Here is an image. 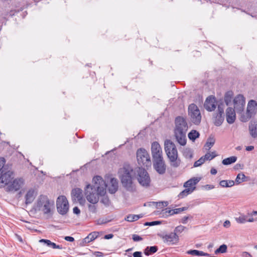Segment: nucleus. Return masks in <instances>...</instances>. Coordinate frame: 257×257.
Returning <instances> with one entry per match:
<instances>
[{"mask_svg": "<svg viewBox=\"0 0 257 257\" xmlns=\"http://www.w3.org/2000/svg\"><path fill=\"white\" fill-rule=\"evenodd\" d=\"M40 242L45 243L47 246H51L53 248L62 249V247L60 245H57L56 243L51 242L50 240L42 239L39 241Z\"/></svg>", "mask_w": 257, "mask_h": 257, "instance_id": "27", "label": "nucleus"}, {"mask_svg": "<svg viewBox=\"0 0 257 257\" xmlns=\"http://www.w3.org/2000/svg\"><path fill=\"white\" fill-rule=\"evenodd\" d=\"M153 165L154 170L160 175L165 174L167 166L163 157L153 160Z\"/></svg>", "mask_w": 257, "mask_h": 257, "instance_id": "10", "label": "nucleus"}, {"mask_svg": "<svg viewBox=\"0 0 257 257\" xmlns=\"http://www.w3.org/2000/svg\"><path fill=\"white\" fill-rule=\"evenodd\" d=\"M210 173L212 175H215L217 173V170L213 168L211 169Z\"/></svg>", "mask_w": 257, "mask_h": 257, "instance_id": "63", "label": "nucleus"}, {"mask_svg": "<svg viewBox=\"0 0 257 257\" xmlns=\"http://www.w3.org/2000/svg\"><path fill=\"white\" fill-rule=\"evenodd\" d=\"M188 219V216H184L183 218L181 219V222L183 224H186L187 222V220Z\"/></svg>", "mask_w": 257, "mask_h": 257, "instance_id": "55", "label": "nucleus"}, {"mask_svg": "<svg viewBox=\"0 0 257 257\" xmlns=\"http://www.w3.org/2000/svg\"><path fill=\"white\" fill-rule=\"evenodd\" d=\"M158 250V247L156 246H148L146 248L144 253L146 255H149L152 253L156 252Z\"/></svg>", "mask_w": 257, "mask_h": 257, "instance_id": "31", "label": "nucleus"}, {"mask_svg": "<svg viewBox=\"0 0 257 257\" xmlns=\"http://www.w3.org/2000/svg\"><path fill=\"white\" fill-rule=\"evenodd\" d=\"M65 239L67 241L72 242L74 240V238L71 236H66Z\"/></svg>", "mask_w": 257, "mask_h": 257, "instance_id": "53", "label": "nucleus"}, {"mask_svg": "<svg viewBox=\"0 0 257 257\" xmlns=\"http://www.w3.org/2000/svg\"><path fill=\"white\" fill-rule=\"evenodd\" d=\"M0 177V188L4 187L7 185H9L11 181L14 179L13 173L11 171L4 172L1 174Z\"/></svg>", "mask_w": 257, "mask_h": 257, "instance_id": "13", "label": "nucleus"}, {"mask_svg": "<svg viewBox=\"0 0 257 257\" xmlns=\"http://www.w3.org/2000/svg\"><path fill=\"white\" fill-rule=\"evenodd\" d=\"M185 228L186 227L184 226L179 225L175 228L174 232L176 234H177V233L182 232Z\"/></svg>", "mask_w": 257, "mask_h": 257, "instance_id": "41", "label": "nucleus"}, {"mask_svg": "<svg viewBox=\"0 0 257 257\" xmlns=\"http://www.w3.org/2000/svg\"><path fill=\"white\" fill-rule=\"evenodd\" d=\"M245 181V176L242 173H239L237 175L236 179L235 182L236 184H240L241 182H244Z\"/></svg>", "mask_w": 257, "mask_h": 257, "instance_id": "36", "label": "nucleus"}, {"mask_svg": "<svg viewBox=\"0 0 257 257\" xmlns=\"http://www.w3.org/2000/svg\"><path fill=\"white\" fill-rule=\"evenodd\" d=\"M226 120L228 123H233L236 118L234 108L230 107H228L226 110Z\"/></svg>", "mask_w": 257, "mask_h": 257, "instance_id": "20", "label": "nucleus"}, {"mask_svg": "<svg viewBox=\"0 0 257 257\" xmlns=\"http://www.w3.org/2000/svg\"><path fill=\"white\" fill-rule=\"evenodd\" d=\"M160 223H161V222L159 221H152V222H147L144 224V225L146 226H147V225L153 226V225L160 224Z\"/></svg>", "mask_w": 257, "mask_h": 257, "instance_id": "43", "label": "nucleus"}, {"mask_svg": "<svg viewBox=\"0 0 257 257\" xmlns=\"http://www.w3.org/2000/svg\"><path fill=\"white\" fill-rule=\"evenodd\" d=\"M160 204H162L163 207H166L168 205V203L167 201H163L161 202H159Z\"/></svg>", "mask_w": 257, "mask_h": 257, "instance_id": "62", "label": "nucleus"}, {"mask_svg": "<svg viewBox=\"0 0 257 257\" xmlns=\"http://www.w3.org/2000/svg\"><path fill=\"white\" fill-rule=\"evenodd\" d=\"M94 254L96 256H98V257L102 256L103 255V253H102L101 252H99V251H96V252H95Z\"/></svg>", "mask_w": 257, "mask_h": 257, "instance_id": "59", "label": "nucleus"}, {"mask_svg": "<svg viewBox=\"0 0 257 257\" xmlns=\"http://www.w3.org/2000/svg\"><path fill=\"white\" fill-rule=\"evenodd\" d=\"M143 216L142 214L139 215L130 214L125 218V220L129 222H133L138 220L139 218L143 217Z\"/></svg>", "mask_w": 257, "mask_h": 257, "instance_id": "29", "label": "nucleus"}, {"mask_svg": "<svg viewBox=\"0 0 257 257\" xmlns=\"http://www.w3.org/2000/svg\"><path fill=\"white\" fill-rule=\"evenodd\" d=\"M151 153L152 160L163 157L162 148L160 144L157 142H154L152 144Z\"/></svg>", "mask_w": 257, "mask_h": 257, "instance_id": "16", "label": "nucleus"}, {"mask_svg": "<svg viewBox=\"0 0 257 257\" xmlns=\"http://www.w3.org/2000/svg\"><path fill=\"white\" fill-rule=\"evenodd\" d=\"M256 219H254L253 218H252L251 217H249L248 219L247 218V222H253L254 221H256Z\"/></svg>", "mask_w": 257, "mask_h": 257, "instance_id": "64", "label": "nucleus"}, {"mask_svg": "<svg viewBox=\"0 0 257 257\" xmlns=\"http://www.w3.org/2000/svg\"><path fill=\"white\" fill-rule=\"evenodd\" d=\"M98 232H93L89 233L87 237L83 239V242L85 243H89L90 241L94 240L98 236Z\"/></svg>", "mask_w": 257, "mask_h": 257, "instance_id": "26", "label": "nucleus"}, {"mask_svg": "<svg viewBox=\"0 0 257 257\" xmlns=\"http://www.w3.org/2000/svg\"><path fill=\"white\" fill-rule=\"evenodd\" d=\"M216 156V155L215 154V153L212 152L211 154H210L209 153L206 154L204 157L205 158L206 160H211L214 158H215Z\"/></svg>", "mask_w": 257, "mask_h": 257, "instance_id": "42", "label": "nucleus"}, {"mask_svg": "<svg viewBox=\"0 0 257 257\" xmlns=\"http://www.w3.org/2000/svg\"><path fill=\"white\" fill-rule=\"evenodd\" d=\"M230 225V222L229 220H226L223 223V226L225 227H228Z\"/></svg>", "mask_w": 257, "mask_h": 257, "instance_id": "54", "label": "nucleus"}, {"mask_svg": "<svg viewBox=\"0 0 257 257\" xmlns=\"http://www.w3.org/2000/svg\"><path fill=\"white\" fill-rule=\"evenodd\" d=\"M234 108L237 113H241L243 111L245 100L244 96L241 94H238L233 99Z\"/></svg>", "mask_w": 257, "mask_h": 257, "instance_id": "11", "label": "nucleus"}, {"mask_svg": "<svg viewBox=\"0 0 257 257\" xmlns=\"http://www.w3.org/2000/svg\"><path fill=\"white\" fill-rule=\"evenodd\" d=\"M249 132L252 137H257V121H250L249 124Z\"/></svg>", "mask_w": 257, "mask_h": 257, "instance_id": "23", "label": "nucleus"}, {"mask_svg": "<svg viewBox=\"0 0 257 257\" xmlns=\"http://www.w3.org/2000/svg\"><path fill=\"white\" fill-rule=\"evenodd\" d=\"M195 189V187L193 188H187L180 193L178 196L179 198H183L191 193Z\"/></svg>", "mask_w": 257, "mask_h": 257, "instance_id": "30", "label": "nucleus"}, {"mask_svg": "<svg viewBox=\"0 0 257 257\" xmlns=\"http://www.w3.org/2000/svg\"><path fill=\"white\" fill-rule=\"evenodd\" d=\"M183 156L186 158L190 159L192 157V153L189 148H185L182 151Z\"/></svg>", "mask_w": 257, "mask_h": 257, "instance_id": "34", "label": "nucleus"}, {"mask_svg": "<svg viewBox=\"0 0 257 257\" xmlns=\"http://www.w3.org/2000/svg\"><path fill=\"white\" fill-rule=\"evenodd\" d=\"M101 202L105 205H108L109 200V199L107 197H104L102 200Z\"/></svg>", "mask_w": 257, "mask_h": 257, "instance_id": "48", "label": "nucleus"}, {"mask_svg": "<svg viewBox=\"0 0 257 257\" xmlns=\"http://www.w3.org/2000/svg\"><path fill=\"white\" fill-rule=\"evenodd\" d=\"M227 187H232L234 185V182L233 180H226Z\"/></svg>", "mask_w": 257, "mask_h": 257, "instance_id": "51", "label": "nucleus"}, {"mask_svg": "<svg viewBox=\"0 0 257 257\" xmlns=\"http://www.w3.org/2000/svg\"><path fill=\"white\" fill-rule=\"evenodd\" d=\"M24 183V181L21 178L14 179L11 181L9 185H7V191L15 192L19 190Z\"/></svg>", "mask_w": 257, "mask_h": 257, "instance_id": "14", "label": "nucleus"}, {"mask_svg": "<svg viewBox=\"0 0 257 257\" xmlns=\"http://www.w3.org/2000/svg\"><path fill=\"white\" fill-rule=\"evenodd\" d=\"M217 103L215 97L210 96L208 97L205 101L204 108L209 111H213L216 107Z\"/></svg>", "mask_w": 257, "mask_h": 257, "instance_id": "18", "label": "nucleus"}, {"mask_svg": "<svg viewBox=\"0 0 257 257\" xmlns=\"http://www.w3.org/2000/svg\"><path fill=\"white\" fill-rule=\"evenodd\" d=\"M113 236V235L112 234H106L104 236V238L106 239H109L111 238H112Z\"/></svg>", "mask_w": 257, "mask_h": 257, "instance_id": "58", "label": "nucleus"}, {"mask_svg": "<svg viewBox=\"0 0 257 257\" xmlns=\"http://www.w3.org/2000/svg\"><path fill=\"white\" fill-rule=\"evenodd\" d=\"M71 194L73 201L78 202L81 205L84 203L85 199L83 198L82 190L81 189L78 188L73 189Z\"/></svg>", "mask_w": 257, "mask_h": 257, "instance_id": "15", "label": "nucleus"}, {"mask_svg": "<svg viewBox=\"0 0 257 257\" xmlns=\"http://www.w3.org/2000/svg\"><path fill=\"white\" fill-rule=\"evenodd\" d=\"M257 107V102L254 100H250L249 101L247 106L246 109V116L245 118H242L241 120L246 121L247 119H249L253 114Z\"/></svg>", "mask_w": 257, "mask_h": 257, "instance_id": "17", "label": "nucleus"}, {"mask_svg": "<svg viewBox=\"0 0 257 257\" xmlns=\"http://www.w3.org/2000/svg\"><path fill=\"white\" fill-rule=\"evenodd\" d=\"M133 172L132 167L128 164H124L119 170L118 173L123 187L128 191L134 192L135 185L133 181L132 174Z\"/></svg>", "mask_w": 257, "mask_h": 257, "instance_id": "2", "label": "nucleus"}, {"mask_svg": "<svg viewBox=\"0 0 257 257\" xmlns=\"http://www.w3.org/2000/svg\"><path fill=\"white\" fill-rule=\"evenodd\" d=\"M88 210L89 211H90L92 213H95L96 212V207L94 204H89L88 205Z\"/></svg>", "mask_w": 257, "mask_h": 257, "instance_id": "44", "label": "nucleus"}, {"mask_svg": "<svg viewBox=\"0 0 257 257\" xmlns=\"http://www.w3.org/2000/svg\"><path fill=\"white\" fill-rule=\"evenodd\" d=\"M134 257H142V252L141 251H136L133 253Z\"/></svg>", "mask_w": 257, "mask_h": 257, "instance_id": "52", "label": "nucleus"}, {"mask_svg": "<svg viewBox=\"0 0 257 257\" xmlns=\"http://www.w3.org/2000/svg\"><path fill=\"white\" fill-rule=\"evenodd\" d=\"M165 151L169 160L170 165L174 168L178 167L181 164V160L178 158V154L175 145L171 141L167 140L165 141Z\"/></svg>", "mask_w": 257, "mask_h": 257, "instance_id": "4", "label": "nucleus"}, {"mask_svg": "<svg viewBox=\"0 0 257 257\" xmlns=\"http://www.w3.org/2000/svg\"><path fill=\"white\" fill-rule=\"evenodd\" d=\"M188 130L187 123L185 119L178 116L175 119V136L178 143L181 146L186 144V134Z\"/></svg>", "mask_w": 257, "mask_h": 257, "instance_id": "3", "label": "nucleus"}, {"mask_svg": "<svg viewBox=\"0 0 257 257\" xmlns=\"http://www.w3.org/2000/svg\"><path fill=\"white\" fill-rule=\"evenodd\" d=\"M235 220L239 223H244L247 222V216L241 215L238 217L235 218Z\"/></svg>", "mask_w": 257, "mask_h": 257, "instance_id": "38", "label": "nucleus"}, {"mask_svg": "<svg viewBox=\"0 0 257 257\" xmlns=\"http://www.w3.org/2000/svg\"><path fill=\"white\" fill-rule=\"evenodd\" d=\"M233 93L232 91H228L225 93L224 97V102L227 106L229 105L232 102Z\"/></svg>", "mask_w": 257, "mask_h": 257, "instance_id": "25", "label": "nucleus"}, {"mask_svg": "<svg viewBox=\"0 0 257 257\" xmlns=\"http://www.w3.org/2000/svg\"><path fill=\"white\" fill-rule=\"evenodd\" d=\"M174 209L168 210V209L166 208L165 209V212H164L163 213L165 214V215L166 216H169V215L175 214V213H174Z\"/></svg>", "mask_w": 257, "mask_h": 257, "instance_id": "45", "label": "nucleus"}, {"mask_svg": "<svg viewBox=\"0 0 257 257\" xmlns=\"http://www.w3.org/2000/svg\"><path fill=\"white\" fill-rule=\"evenodd\" d=\"M186 209H187V208H186V207H182V208H178L174 209V213H175V214H178L183 211L186 210Z\"/></svg>", "mask_w": 257, "mask_h": 257, "instance_id": "46", "label": "nucleus"}, {"mask_svg": "<svg viewBox=\"0 0 257 257\" xmlns=\"http://www.w3.org/2000/svg\"><path fill=\"white\" fill-rule=\"evenodd\" d=\"M220 185L222 187H227L226 180H222L219 183Z\"/></svg>", "mask_w": 257, "mask_h": 257, "instance_id": "49", "label": "nucleus"}, {"mask_svg": "<svg viewBox=\"0 0 257 257\" xmlns=\"http://www.w3.org/2000/svg\"><path fill=\"white\" fill-rule=\"evenodd\" d=\"M188 112L191 121L195 124H199L201 122V115L197 106L194 103L190 104L188 107Z\"/></svg>", "mask_w": 257, "mask_h": 257, "instance_id": "8", "label": "nucleus"}, {"mask_svg": "<svg viewBox=\"0 0 257 257\" xmlns=\"http://www.w3.org/2000/svg\"><path fill=\"white\" fill-rule=\"evenodd\" d=\"M136 157L140 167L148 168L151 166L152 162L150 155L145 149H139L136 153Z\"/></svg>", "mask_w": 257, "mask_h": 257, "instance_id": "6", "label": "nucleus"}, {"mask_svg": "<svg viewBox=\"0 0 257 257\" xmlns=\"http://www.w3.org/2000/svg\"><path fill=\"white\" fill-rule=\"evenodd\" d=\"M118 189V181L116 179L111 178L108 190L111 194L115 193Z\"/></svg>", "mask_w": 257, "mask_h": 257, "instance_id": "22", "label": "nucleus"}, {"mask_svg": "<svg viewBox=\"0 0 257 257\" xmlns=\"http://www.w3.org/2000/svg\"><path fill=\"white\" fill-rule=\"evenodd\" d=\"M37 195V192L33 189H31L28 191L25 195V203L26 204H31L35 199Z\"/></svg>", "mask_w": 257, "mask_h": 257, "instance_id": "21", "label": "nucleus"}, {"mask_svg": "<svg viewBox=\"0 0 257 257\" xmlns=\"http://www.w3.org/2000/svg\"><path fill=\"white\" fill-rule=\"evenodd\" d=\"M94 184L87 185L85 189L86 198L88 202L95 204L99 201V195L104 196L106 193V184L101 177L97 176L93 178Z\"/></svg>", "mask_w": 257, "mask_h": 257, "instance_id": "1", "label": "nucleus"}, {"mask_svg": "<svg viewBox=\"0 0 257 257\" xmlns=\"http://www.w3.org/2000/svg\"><path fill=\"white\" fill-rule=\"evenodd\" d=\"M224 104L221 102L218 104V113L216 114L214 119V123L216 126L221 125L224 120Z\"/></svg>", "mask_w": 257, "mask_h": 257, "instance_id": "12", "label": "nucleus"}, {"mask_svg": "<svg viewBox=\"0 0 257 257\" xmlns=\"http://www.w3.org/2000/svg\"><path fill=\"white\" fill-rule=\"evenodd\" d=\"M57 209L59 213L61 215L66 214L69 210V204L65 196H60L56 201Z\"/></svg>", "mask_w": 257, "mask_h": 257, "instance_id": "9", "label": "nucleus"}, {"mask_svg": "<svg viewBox=\"0 0 257 257\" xmlns=\"http://www.w3.org/2000/svg\"><path fill=\"white\" fill-rule=\"evenodd\" d=\"M199 136V133L195 130H192L188 134V138L192 141H195Z\"/></svg>", "mask_w": 257, "mask_h": 257, "instance_id": "33", "label": "nucleus"}, {"mask_svg": "<svg viewBox=\"0 0 257 257\" xmlns=\"http://www.w3.org/2000/svg\"><path fill=\"white\" fill-rule=\"evenodd\" d=\"M243 257H252L251 255L247 252L244 251L242 253Z\"/></svg>", "mask_w": 257, "mask_h": 257, "instance_id": "56", "label": "nucleus"}, {"mask_svg": "<svg viewBox=\"0 0 257 257\" xmlns=\"http://www.w3.org/2000/svg\"><path fill=\"white\" fill-rule=\"evenodd\" d=\"M139 183L143 186L148 187L150 183V178L148 173L144 168L138 167L135 170Z\"/></svg>", "mask_w": 257, "mask_h": 257, "instance_id": "7", "label": "nucleus"}, {"mask_svg": "<svg viewBox=\"0 0 257 257\" xmlns=\"http://www.w3.org/2000/svg\"><path fill=\"white\" fill-rule=\"evenodd\" d=\"M237 158L235 156H232L222 160V163L224 165H228L236 162Z\"/></svg>", "mask_w": 257, "mask_h": 257, "instance_id": "32", "label": "nucleus"}, {"mask_svg": "<svg viewBox=\"0 0 257 257\" xmlns=\"http://www.w3.org/2000/svg\"><path fill=\"white\" fill-rule=\"evenodd\" d=\"M53 205L54 202L50 200L47 196L41 195L35 203L33 209L36 212H42L48 214L51 212Z\"/></svg>", "mask_w": 257, "mask_h": 257, "instance_id": "5", "label": "nucleus"}, {"mask_svg": "<svg viewBox=\"0 0 257 257\" xmlns=\"http://www.w3.org/2000/svg\"><path fill=\"white\" fill-rule=\"evenodd\" d=\"M247 215L249 216H252L253 215H257V211H253L251 213H248Z\"/></svg>", "mask_w": 257, "mask_h": 257, "instance_id": "60", "label": "nucleus"}, {"mask_svg": "<svg viewBox=\"0 0 257 257\" xmlns=\"http://www.w3.org/2000/svg\"><path fill=\"white\" fill-rule=\"evenodd\" d=\"M133 239L135 241H139L143 239V238L140 236L139 235L137 234H134L133 235Z\"/></svg>", "mask_w": 257, "mask_h": 257, "instance_id": "47", "label": "nucleus"}, {"mask_svg": "<svg viewBox=\"0 0 257 257\" xmlns=\"http://www.w3.org/2000/svg\"><path fill=\"white\" fill-rule=\"evenodd\" d=\"M204 187L207 190H211L214 188V186L212 185H206Z\"/></svg>", "mask_w": 257, "mask_h": 257, "instance_id": "57", "label": "nucleus"}, {"mask_svg": "<svg viewBox=\"0 0 257 257\" xmlns=\"http://www.w3.org/2000/svg\"><path fill=\"white\" fill-rule=\"evenodd\" d=\"M6 163V160L4 158L0 157V173L1 174L4 173L5 171V165Z\"/></svg>", "mask_w": 257, "mask_h": 257, "instance_id": "39", "label": "nucleus"}, {"mask_svg": "<svg viewBox=\"0 0 257 257\" xmlns=\"http://www.w3.org/2000/svg\"><path fill=\"white\" fill-rule=\"evenodd\" d=\"M254 149V147L252 146H249L246 147L245 150L247 151H252Z\"/></svg>", "mask_w": 257, "mask_h": 257, "instance_id": "61", "label": "nucleus"}, {"mask_svg": "<svg viewBox=\"0 0 257 257\" xmlns=\"http://www.w3.org/2000/svg\"><path fill=\"white\" fill-rule=\"evenodd\" d=\"M200 181V178L197 177L192 178L187 181L184 184V187L185 188H193L194 186Z\"/></svg>", "mask_w": 257, "mask_h": 257, "instance_id": "24", "label": "nucleus"}, {"mask_svg": "<svg viewBox=\"0 0 257 257\" xmlns=\"http://www.w3.org/2000/svg\"><path fill=\"white\" fill-rule=\"evenodd\" d=\"M215 140L213 138H209L207 139V142L205 145V147L208 148V150H209L214 144Z\"/></svg>", "mask_w": 257, "mask_h": 257, "instance_id": "37", "label": "nucleus"}, {"mask_svg": "<svg viewBox=\"0 0 257 257\" xmlns=\"http://www.w3.org/2000/svg\"><path fill=\"white\" fill-rule=\"evenodd\" d=\"M164 241L168 245H173L178 243L179 241V236L175 233L171 232L168 234L163 236Z\"/></svg>", "mask_w": 257, "mask_h": 257, "instance_id": "19", "label": "nucleus"}, {"mask_svg": "<svg viewBox=\"0 0 257 257\" xmlns=\"http://www.w3.org/2000/svg\"><path fill=\"white\" fill-rule=\"evenodd\" d=\"M227 247L226 245L222 244L221 245H220L219 246V247L218 248H217L215 251V253L216 254H217L219 253H225L227 251Z\"/></svg>", "mask_w": 257, "mask_h": 257, "instance_id": "35", "label": "nucleus"}, {"mask_svg": "<svg viewBox=\"0 0 257 257\" xmlns=\"http://www.w3.org/2000/svg\"><path fill=\"white\" fill-rule=\"evenodd\" d=\"M206 161L204 156L201 157L198 160L196 161L194 164V167H197L201 166Z\"/></svg>", "mask_w": 257, "mask_h": 257, "instance_id": "40", "label": "nucleus"}, {"mask_svg": "<svg viewBox=\"0 0 257 257\" xmlns=\"http://www.w3.org/2000/svg\"><path fill=\"white\" fill-rule=\"evenodd\" d=\"M73 212L74 214L78 215L80 213V210L77 207H75L73 208Z\"/></svg>", "mask_w": 257, "mask_h": 257, "instance_id": "50", "label": "nucleus"}, {"mask_svg": "<svg viewBox=\"0 0 257 257\" xmlns=\"http://www.w3.org/2000/svg\"><path fill=\"white\" fill-rule=\"evenodd\" d=\"M186 253L188 254H191L195 256H208L209 254L207 253L204 252L202 251L198 250H189Z\"/></svg>", "mask_w": 257, "mask_h": 257, "instance_id": "28", "label": "nucleus"}]
</instances>
